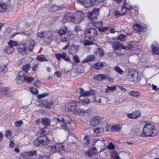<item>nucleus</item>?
<instances>
[{
    "label": "nucleus",
    "mask_w": 159,
    "mask_h": 159,
    "mask_svg": "<svg viewBox=\"0 0 159 159\" xmlns=\"http://www.w3.org/2000/svg\"><path fill=\"white\" fill-rule=\"evenodd\" d=\"M134 28L135 30L138 31H141L143 30L142 26L138 24H136L134 25Z\"/></svg>",
    "instance_id": "nucleus-45"
},
{
    "label": "nucleus",
    "mask_w": 159,
    "mask_h": 159,
    "mask_svg": "<svg viewBox=\"0 0 159 159\" xmlns=\"http://www.w3.org/2000/svg\"><path fill=\"white\" fill-rule=\"evenodd\" d=\"M111 44L112 47L115 49L116 52L121 51L122 49H126L127 48L131 52L132 54L137 53V52L139 51L138 48L137 46L134 47L132 44H130L126 47L123 46L120 42L116 41H112Z\"/></svg>",
    "instance_id": "nucleus-3"
},
{
    "label": "nucleus",
    "mask_w": 159,
    "mask_h": 159,
    "mask_svg": "<svg viewBox=\"0 0 159 159\" xmlns=\"http://www.w3.org/2000/svg\"><path fill=\"white\" fill-rule=\"evenodd\" d=\"M109 149H113L115 148V146L111 143H110L107 146Z\"/></svg>",
    "instance_id": "nucleus-64"
},
{
    "label": "nucleus",
    "mask_w": 159,
    "mask_h": 159,
    "mask_svg": "<svg viewBox=\"0 0 159 159\" xmlns=\"http://www.w3.org/2000/svg\"><path fill=\"white\" fill-rule=\"evenodd\" d=\"M90 137L89 135H86L84 139V143L86 145H88L90 143L89 140Z\"/></svg>",
    "instance_id": "nucleus-46"
},
{
    "label": "nucleus",
    "mask_w": 159,
    "mask_h": 159,
    "mask_svg": "<svg viewBox=\"0 0 159 159\" xmlns=\"http://www.w3.org/2000/svg\"><path fill=\"white\" fill-rule=\"evenodd\" d=\"M156 134V130L154 125L151 122L146 124L144 127L141 135L143 137L154 136Z\"/></svg>",
    "instance_id": "nucleus-6"
},
{
    "label": "nucleus",
    "mask_w": 159,
    "mask_h": 159,
    "mask_svg": "<svg viewBox=\"0 0 159 159\" xmlns=\"http://www.w3.org/2000/svg\"><path fill=\"white\" fill-rule=\"evenodd\" d=\"M57 59L58 60H60L63 59L66 61L70 62V59L69 56H67V54L65 52L60 53H56L55 55Z\"/></svg>",
    "instance_id": "nucleus-11"
},
{
    "label": "nucleus",
    "mask_w": 159,
    "mask_h": 159,
    "mask_svg": "<svg viewBox=\"0 0 159 159\" xmlns=\"http://www.w3.org/2000/svg\"><path fill=\"white\" fill-rule=\"evenodd\" d=\"M107 78V75L104 74H101L98 75H94L93 77V79H97L99 80L106 79Z\"/></svg>",
    "instance_id": "nucleus-24"
},
{
    "label": "nucleus",
    "mask_w": 159,
    "mask_h": 159,
    "mask_svg": "<svg viewBox=\"0 0 159 159\" xmlns=\"http://www.w3.org/2000/svg\"><path fill=\"white\" fill-rule=\"evenodd\" d=\"M94 53L99 55L100 56H102L104 55L103 51L99 48H98L95 49Z\"/></svg>",
    "instance_id": "nucleus-37"
},
{
    "label": "nucleus",
    "mask_w": 159,
    "mask_h": 159,
    "mask_svg": "<svg viewBox=\"0 0 159 159\" xmlns=\"http://www.w3.org/2000/svg\"><path fill=\"white\" fill-rule=\"evenodd\" d=\"M54 104V103L52 102H47L44 101L41 105V107H45L47 108H49L51 107Z\"/></svg>",
    "instance_id": "nucleus-28"
},
{
    "label": "nucleus",
    "mask_w": 159,
    "mask_h": 159,
    "mask_svg": "<svg viewBox=\"0 0 159 159\" xmlns=\"http://www.w3.org/2000/svg\"><path fill=\"white\" fill-rule=\"evenodd\" d=\"M103 25L102 21L96 22L94 23V25L96 27L101 26Z\"/></svg>",
    "instance_id": "nucleus-61"
},
{
    "label": "nucleus",
    "mask_w": 159,
    "mask_h": 159,
    "mask_svg": "<svg viewBox=\"0 0 159 159\" xmlns=\"http://www.w3.org/2000/svg\"><path fill=\"white\" fill-rule=\"evenodd\" d=\"M118 38L119 40L121 41H123L125 40L126 36L123 34H121L119 36Z\"/></svg>",
    "instance_id": "nucleus-56"
},
{
    "label": "nucleus",
    "mask_w": 159,
    "mask_h": 159,
    "mask_svg": "<svg viewBox=\"0 0 159 159\" xmlns=\"http://www.w3.org/2000/svg\"><path fill=\"white\" fill-rule=\"evenodd\" d=\"M79 47L78 45H72L69 49V52L71 54L76 53L78 51Z\"/></svg>",
    "instance_id": "nucleus-22"
},
{
    "label": "nucleus",
    "mask_w": 159,
    "mask_h": 159,
    "mask_svg": "<svg viewBox=\"0 0 159 159\" xmlns=\"http://www.w3.org/2000/svg\"><path fill=\"white\" fill-rule=\"evenodd\" d=\"M97 153V150L96 148H93L89 149L85 152V155L88 157L95 154Z\"/></svg>",
    "instance_id": "nucleus-23"
},
{
    "label": "nucleus",
    "mask_w": 159,
    "mask_h": 159,
    "mask_svg": "<svg viewBox=\"0 0 159 159\" xmlns=\"http://www.w3.org/2000/svg\"><path fill=\"white\" fill-rule=\"evenodd\" d=\"M94 132L96 134H99L103 133L104 129L102 128H97L94 130Z\"/></svg>",
    "instance_id": "nucleus-43"
},
{
    "label": "nucleus",
    "mask_w": 159,
    "mask_h": 159,
    "mask_svg": "<svg viewBox=\"0 0 159 159\" xmlns=\"http://www.w3.org/2000/svg\"><path fill=\"white\" fill-rule=\"evenodd\" d=\"M80 97H86L94 95L95 92L94 90H91L90 91H84L82 88H80Z\"/></svg>",
    "instance_id": "nucleus-12"
},
{
    "label": "nucleus",
    "mask_w": 159,
    "mask_h": 159,
    "mask_svg": "<svg viewBox=\"0 0 159 159\" xmlns=\"http://www.w3.org/2000/svg\"><path fill=\"white\" fill-rule=\"evenodd\" d=\"M106 65V64L105 62H98L94 63L93 65V67L94 68L98 70L105 66Z\"/></svg>",
    "instance_id": "nucleus-21"
},
{
    "label": "nucleus",
    "mask_w": 159,
    "mask_h": 159,
    "mask_svg": "<svg viewBox=\"0 0 159 159\" xmlns=\"http://www.w3.org/2000/svg\"><path fill=\"white\" fill-rule=\"evenodd\" d=\"M50 120L47 118H43L42 119V123L43 125L47 126L49 125Z\"/></svg>",
    "instance_id": "nucleus-40"
},
{
    "label": "nucleus",
    "mask_w": 159,
    "mask_h": 159,
    "mask_svg": "<svg viewBox=\"0 0 159 159\" xmlns=\"http://www.w3.org/2000/svg\"><path fill=\"white\" fill-rule=\"evenodd\" d=\"M66 106L67 107L69 111H73L74 113L76 115H83L88 114L89 112V110H84L80 109H75V106L71 104H66Z\"/></svg>",
    "instance_id": "nucleus-7"
},
{
    "label": "nucleus",
    "mask_w": 159,
    "mask_h": 159,
    "mask_svg": "<svg viewBox=\"0 0 159 159\" xmlns=\"http://www.w3.org/2000/svg\"><path fill=\"white\" fill-rule=\"evenodd\" d=\"M37 35L39 38H43L45 37V33L43 31H40L37 33Z\"/></svg>",
    "instance_id": "nucleus-52"
},
{
    "label": "nucleus",
    "mask_w": 159,
    "mask_h": 159,
    "mask_svg": "<svg viewBox=\"0 0 159 159\" xmlns=\"http://www.w3.org/2000/svg\"><path fill=\"white\" fill-rule=\"evenodd\" d=\"M69 32L67 27L65 26H62L58 30V34L60 35H65Z\"/></svg>",
    "instance_id": "nucleus-19"
},
{
    "label": "nucleus",
    "mask_w": 159,
    "mask_h": 159,
    "mask_svg": "<svg viewBox=\"0 0 159 159\" xmlns=\"http://www.w3.org/2000/svg\"><path fill=\"white\" fill-rule=\"evenodd\" d=\"M99 12L100 9L99 8H94L87 13V17L91 20H96L97 19L98 16H99Z\"/></svg>",
    "instance_id": "nucleus-8"
},
{
    "label": "nucleus",
    "mask_w": 159,
    "mask_h": 159,
    "mask_svg": "<svg viewBox=\"0 0 159 159\" xmlns=\"http://www.w3.org/2000/svg\"><path fill=\"white\" fill-rule=\"evenodd\" d=\"M7 8V6L5 3L0 2V13L5 11Z\"/></svg>",
    "instance_id": "nucleus-39"
},
{
    "label": "nucleus",
    "mask_w": 159,
    "mask_h": 159,
    "mask_svg": "<svg viewBox=\"0 0 159 159\" xmlns=\"http://www.w3.org/2000/svg\"><path fill=\"white\" fill-rule=\"evenodd\" d=\"M85 36L80 39V41L84 46L90 45L93 44L94 37L98 35L97 30L95 29L90 28L85 32Z\"/></svg>",
    "instance_id": "nucleus-1"
},
{
    "label": "nucleus",
    "mask_w": 159,
    "mask_h": 159,
    "mask_svg": "<svg viewBox=\"0 0 159 159\" xmlns=\"http://www.w3.org/2000/svg\"><path fill=\"white\" fill-rule=\"evenodd\" d=\"M25 77L24 72L21 71L17 75L16 79V81L19 84L22 83L25 80Z\"/></svg>",
    "instance_id": "nucleus-17"
},
{
    "label": "nucleus",
    "mask_w": 159,
    "mask_h": 159,
    "mask_svg": "<svg viewBox=\"0 0 159 159\" xmlns=\"http://www.w3.org/2000/svg\"><path fill=\"white\" fill-rule=\"evenodd\" d=\"M66 144L62 143H56V146L57 148V151H61L63 150H65V147Z\"/></svg>",
    "instance_id": "nucleus-25"
},
{
    "label": "nucleus",
    "mask_w": 159,
    "mask_h": 159,
    "mask_svg": "<svg viewBox=\"0 0 159 159\" xmlns=\"http://www.w3.org/2000/svg\"><path fill=\"white\" fill-rule=\"evenodd\" d=\"M30 92L34 94H37L38 93V92L37 89L34 87L30 88Z\"/></svg>",
    "instance_id": "nucleus-54"
},
{
    "label": "nucleus",
    "mask_w": 159,
    "mask_h": 159,
    "mask_svg": "<svg viewBox=\"0 0 159 159\" xmlns=\"http://www.w3.org/2000/svg\"><path fill=\"white\" fill-rule=\"evenodd\" d=\"M48 150L52 153H54L57 152L56 144L55 146L50 145L47 148Z\"/></svg>",
    "instance_id": "nucleus-35"
},
{
    "label": "nucleus",
    "mask_w": 159,
    "mask_h": 159,
    "mask_svg": "<svg viewBox=\"0 0 159 159\" xmlns=\"http://www.w3.org/2000/svg\"><path fill=\"white\" fill-rule=\"evenodd\" d=\"M8 89L6 87H0V94L1 95H4L7 93Z\"/></svg>",
    "instance_id": "nucleus-38"
},
{
    "label": "nucleus",
    "mask_w": 159,
    "mask_h": 159,
    "mask_svg": "<svg viewBox=\"0 0 159 159\" xmlns=\"http://www.w3.org/2000/svg\"><path fill=\"white\" fill-rule=\"evenodd\" d=\"M36 59L41 62L47 61H48V60L42 54L38 55Z\"/></svg>",
    "instance_id": "nucleus-32"
},
{
    "label": "nucleus",
    "mask_w": 159,
    "mask_h": 159,
    "mask_svg": "<svg viewBox=\"0 0 159 159\" xmlns=\"http://www.w3.org/2000/svg\"><path fill=\"white\" fill-rule=\"evenodd\" d=\"M23 123L22 120H17L14 122V125L16 127H19Z\"/></svg>",
    "instance_id": "nucleus-49"
},
{
    "label": "nucleus",
    "mask_w": 159,
    "mask_h": 159,
    "mask_svg": "<svg viewBox=\"0 0 159 159\" xmlns=\"http://www.w3.org/2000/svg\"><path fill=\"white\" fill-rule=\"evenodd\" d=\"M138 7L133 5L130 2H125L124 4L123 7H122V10L125 11V12L127 10H129L134 8L135 9L137 8Z\"/></svg>",
    "instance_id": "nucleus-18"
},
{
    "label": "nucleus",
    "mask_w": 159,
    "mask_h": 159,
    "mask_svg": "<svg viewBox=\"0 0 159 159\" xmlns=\"http://www.w3.org/2000/svg\"><path fill=\"white\" fill-rule=\"evenodd\" d=\"M10 141L9 144V147L12 148L15 145L14 142L13 141V139H12L10 140Z\"/></svg>",
    "instance_id": "nucleus-62"
},
{
    "label": "nucleus",
    "mask_w": 159,
    "mask_h": 159,
    "mask_svg": "<svg viewBox=\"0 0 159 159\" xmlns=\"http://www.w3.org/2000/svg\"><path fill=\"white\" fill-rule=\"evenodd\" d=\"M49 10L50 12L55 11L62 8L61 7H59L56 5H51L48 6Z\"/></svg>",
    "instance_id": "nucleus-20"
},
{
    "label": "nucleus",
    "mask_w": 159,
    "mask_h": 159,
    "mask_svg": "<svg viewBox=\"0 0 159 159\" xmlns=\"http://www.w3.org/2000/svg\"><path fill=\"white\" fill-rule=\"evenodd\" d=\"M48 95V93H43L42 94H39L37 96V98H38L40 99L43 98H44Z\"/></svg>",
    "instance_id": "nucleus-58"
},
{
    "label": "nucleus",
    "mask_w": 159,
    "mask_h": 159,
    "mask_svg": "<svg viewBox=\"0 0 159 159\" xmlns=\"http://www.w3.org/2000/svg\"><path fill=\"white\" fill-rule=\"evenodd\" d=\"M57 123L60 125L61 128L64 130L70 129L72 128L70 118L68 116L60 115L57 118Z\"/></svg>",
    "instance_id": "nucleus-4"
},
{
    "label": "nucleus",
    "mask_w": 159,
    "mask_h": 159,
    "mask_svg": "<svg viewBox=\"0 0 159 159\" xmlns=\"http://www.w3.org/2000/svg\"><path fill=\"white\" fill-rule=\"evenodd\" d=\"M152 48L153 52L156 54L158 53L159 47L157 43L155 42L152 45Z\"/></svg>",
    "instance_id": "nucleus-34"
},
{
    "label": "nucleus",
    "mask_w": 159,
    "mask_h": 159,
    "mask_svg": "<svg viewBox=\"0 0 159 159\" xmlns=\"http://www.w3.org/2000/svg\"><path fill=\"white\" fill-rule=\"evenodd\" d=\"M128 94L135 98H138L140 96V93L137 91H130L128 93Z\"/></svg>",
    "instance_id": "nucleus-29"
},
{
    "label": "nucleus",
    "mask_w": 159,
    "mask_h": 159,
    "mask_svg": "<svg viewBox=\"0 0 159 159\" xmlns=\"http://www.w3.org/2000/svg\"><path fill=\"white\" fill-rule=\"evenodd\" d=\"M73 59L76 63H78L80 61L79 57L76 55H74Z\"/></svg>",
    "instance_id": "nucleus-60"
},
{
    "label": "nucleus",
    "mask_w": 159,
    "mask_h": 159,
    "mask_svg": "<svg viewBox=\"0 0 159 159\" xmlns=\"http://www.w3.org/2000/svg\"><path fill=\"white\" fill-rule=\"evenodd\" d=\"M34 78L32 77H29L26 76L25 80L28 82H30L33 81L34 80Z\"/></svg>",
    "instance_id": "nucleus-55"
},
{
    "label": "nucleus",
    "mask_w": 159,
    "mask_h": 159,
    "mask_svg": "<svg viewBox=\"0 0 159 159\" xmlns=\"http://www.w3.org/2000/svg\"><path fill=\"white\" fill-rule=\"evenodd\" d=\"M45 37L48 39L51 40L53 38V34L51 32H48L46 34V35H45Z\"/></svg>",
    "instance_id": "nucleus-51"
},
{
    "label": "nucleus",
    "mask_w": 159,
    "mask_h": 159,
    "mask_svg": "<svg viewBox=\"0 0 159 159\" xmlns=\"http://www.w3.org/2000/svg\"><path fill=\"white\" fill-rule=\"evenodd\" d=\"M107 128L108 131H118L121 129V127L119 125L115 124L113 125H107Z\"/></svg>",
    "instance_id": "nucleus-16"
},
{
    "label": "nucleus",
    "mask_w": 159,
    "mask_h": 159,
    "mask_svg": "<svg viewBox=\"0 0 159 159\" xmlns=\"http://www.w3.org/2000/svg\"><path fill=\"white\" fill-rule=\"evenodd\" d=\"M94 59V56L93 55H89L87 56L82 61V62L84 63L92 61H93Z\"/></svg>",
    "instance_id": "nucleus-31"
},
{
    "label": "nucleus",
    "mask_w": 159,
    "mask_h": 159,
    "mask_svg": "<svg viewBox=\"0 0 159 159\" xmlns=\"http://www.w3.org/2000/svg\"><path fill=\"white\" fill-rule=\"evenodd\" d=\"M39 143L43 146H46L50 143L48 137L45 135L39 137L38 139Z\"/></svg>",
    "instance_id": "nucleus-13"
},
{
    "label": "nucleus",
    "mask_w": 159,
    "mask_h": 159,
    "mask_svg": "<svg viewBox=\"0 0 159 159\" xmlns=\"http://www.w3.org/2000/svg\"><path fill=\"white\" fill-rule=\"evenodd\" d=\"M15 49L14 47H11L8 45L5 47L4 52L7 54H11L14 51Z\"/></svg>",
    "instance_id": "nucleus-27"
},
{
    "label": "nucleus",
    "mask_w": 159,
    "mask_h": 159,
    "mask_svg": "<svg viewBox=\"0 0 159 159\" xmlns=\"http://www.w3.org/2000/svg\"><path fill=\"white\" fill-rule=\"evenodd\" d=\"M39 68L38 64H35L32 67V70L33 71H36L38 70Z\"/></svg>",
    "instance_id": "nucleus-63"
},
{
    "label": "nucleus",
    "mask_w": 159,
    "mask_h": 159,
    "mask_svg": "<svg viewBox=\"0 0 159 159\" xmlns=\"http://www.w3.org/2000/svg\"><path fill=\"white\" fill-rule=\"evenodd\" d=\"M127 78L129 81H135L138 79V73L132 69H129L127 74Z\"/></svg>",
    "instance_id": "nucleus-9"
},
{
    "label": "nucleus",
    "mask_w": 159,
    "mask_h": 159,
    "mask_svg": "<svg viewBox=\"0 0 159 159\" xmlns=\"http://www.w3.org/2000/svg\"><path fill=\"white\" fill-rule=\"evenodd\" d=\"M77 2L78 4L84 6L86 8L90 7L93 5L91 0H78Z\"/></svg>",
    "instance_id": "nucleus-14"
},
{
    "label": "nucleus",
    "mask_w": 159,
    "mask_h": 159,
    "mask_svg": "<svg viewBox=\"0 0 159 159\" xmlns=\"http://www.w3.org/2000/svg\"><path fill=\"white\" fill-rule=\"evenodd\" d=\"M75 14L76 16H74L73 13L67 12L63 19V21L64 22L71 21L75 24L81 22L84 19V13L81 11H77Z\"/></svg>",
    "instance_id": "nucleus-2"
},
{
    "label": "nucleus",
    "mask_w": 159,
    "mask_h": 159,
    "mask_svg": "<svg viewBox=\"0 0 159 159\" xmlns=\"http://www.w3.org/2000/svg\"><path fill=\"white\" fill-rule=\"evenodd\" d=\"M141 115L140 111L137 110L127 114V117L131 119H137L139 118Z\"/></svg>",
    "instance_id": "nucleus-15"
},
{
    "label": "nucleus",
    "mask_w": 159,
    "mask_h": 159,
    "mask_svg": "<svg viewBox=\"0 0 159 159\" xmlns=\"http://www.w3.org/2000/svg\"><path fill=\"white\" fill-rule=\"evenodd\" d=\"M125 13V11L122 10V8L121 10V12H120L118 11H116L115 13V15L116 17H119L123 15Z\"/></svg>",
    "instance_id": "nucleus-44"
},
{
    "label": "nucleus",
    "mask_w": 159,
    "mask_h": 159,
    "mask_svg": "<svg viewBox=\"0 0 159 159\" xmlns=\"http://www.w3.org/2000/svg\"><path fill=\"white\" fill-rule=\"evenodd\" d=\"M82 104L84 105L88 104L90 102V101L88 98H85L81 100Z\"/></svg>",
    "instance_id": "nucleus-48"
},
{
    "label": "nucleus",
    "mask_w": 159,
    "mask_h": 159,
    "mask_svg": "<svg viewBox=\"0 0 159 159\" xmlns=\"http://www.w3.org/2000/svg\"><path fill=\"white\" fill-rule=\"evenodd\" d=\"M35 44V41L31 39L26 41L25 43L20 44L18 48V51L19 53L23 54H26L27 50L32 51Z\"/></svg>",
    "instance_id": "nucleus-5"
},
{
    "label": "nucleus",
    "mask_w": 159,
    "mask_h": 159,
    "mask_svg": "<svg viewBox=\"0 0 159 159\" xmlns=\"http://www.w3.org/2000/svg\"><path fill=\"white\" fill-rule=\"evenodd\" d=\"M102 120V119L99 116H94L90 120V125L92 127L95 126L99 125Z\"/></svg>",
    "instance_id": "nucleus-10"
},
{
    "label": "nucleus",
    "mask_w": 159,
    "mask_h": 159,
    "mask_svg": "<svg viewBox=\"0 0 159 159\" xmlns=\"http://www.w3.org/2000/svg\"><path fill=\"white\" fill-rule=\"evenodd\" d=\"M71 35L70 33H68V34H66L65 35H61L60 39L61 41L66 42L68 41L69 39V37Z\"/></svg>",
    "instance_id": "nucleus-26"
},
{
    "label": "nucleus",
    "mask_w": 159,
    "mask_h": 159,
    "mask_svg": "<svg viewBox=\"0 0 159 159\" xmlns=\"http://www.w3.org/2000/svg\"><path fill=\"white\" fill-rule=\"evenodd\" d=\"M109 28L108 26L104 27L102 26L98 28V30L101 32H102L106 31L109 29Z\"/></svg>",
    "instance_id": "nucleus-53"
},
{
    "label": "nucleus",
    "mask_w": 159,
    "mask_h": 159,
    "mask_svg": "<svg viewBox=\"0 0 159 159\" xmlns=\"http://www.w3.org/2000/svg\"><path fill=\"white\" fill-rule=\"evenodd\" d=\"M20 34L22 35H24L27 36H30L31 35V33L29 31H25L24 32H20L19 33H16L14 34V36L16 35V34Z\"/></svg>",
    "instance_id": "nucleus-47"
},
{
    "label": "nucleus",
    "mask_w": 159,
    "mask_h": 159,
    "mask_svg": "<svg viewBox=\"0 0 159 159\" xmlns=\"http://www.w3.org/2000/svg\"><path fill=\"white\" fill-rule=\"evenodd\" d=\"M114 70L120 75L123 74L124 71L118 66H116L114 68Z\"/></svg>",
    "instance_id": "nucleus-42"
},
{
    "label": "nucleus",
    "mask_w": 159,
    "mask_h": 159,
    "mask_svg": "<svg viewBox=\"0 0 159 159\" xmlns=\"http://www.w3.org/2000/svg\"><path fill=\"white\" fill-rule=\"evenodd\" d=\"M117 87V86H113L110 87L107 86V88L105 89V92L106 93H109L112 91H115Z\"/></svg>",
    "instance_id": "nucleus-33"
},
{
    "label": "nucleus",
    "mask_w": 159,
    "mask_h": 159,
    "mask_svg": "<svg viewBox=\"0 0 159 159\" xmlns=\"http://www.w3.org/2000/svg\"><path fill=\"white\" fill-rule=\"evenodd\" d=\"M36 150L31 151L28 152V157H32L36 154Z\"/></svg>",
    "instance_id": "nucleus-59"
},
{
    "label": "nucleus",
    "mask_w": 159,
    "mask_h": 159,
    "mask_svg": "<svg viewBox=\"0 0 159 159\" xmlns=\"http://www.w3.org/2000/svg\"><path fill=\"white\" fill-rule=\"evenodd\" d=\"M8 45L11 47L13 46L16 47L19 44V42L17 41H14L12 40H10L8 43Z\"/></svg>",
    "instance_id": "nucleus-36"
},
{
    "label": "nucleus",
    "mask_w": 159,
    "mask_h": 159,
    "mask_svg": "<svg viewBox=\"0 0 159 159\" xmlns=\"http://www.w3.org/2000/svg\"><path fill=\"white\" fill-rule=\"evenodd\" d=\"M5 136L7 138L9 139V140L12 139V138L11 131L10 130L6 131L5 133Z\"/></svg>",
    "instance_id": "nucleus-41"
},
{
    "label": "nucleus",
    "mask_w": 159,
    "mask_h": 159,
    "mask_svg": "<svg viewBox=\"0 0 159 159\" xmlns=\"http://www.w3.org/2000/svg\"><path fill=\"white\" fill-rule=\"evenodd\" d=\"M110 156L111 159H121L117 152L116 151H112L111 152Z\"/></svg>",
    "instance_id": "nucleus-30"
},
{
    "label": "nucleus",
    "mask_w": 159,
    "mask_h": 159,
    "mask_svg": "<svg viewBox=\"0 0 159 159\" xmlns=\"http://www.w3.org/2000/svg\"><path fill=\"white\" fill-rule=\"evenodd\" d=\"M30 67V65L29 64H26L23 66L22 67V69L25 72L28 71Z\"/></svg>",
    "instance_id": "nucleus-50"
},
{
    "label": "nucleus",
    "mask_w": 159,
    "mask_h": 159,
    "mask_svg": "<svg viewBox=\"0 0 159 159\" xmlns=\"http://www.w3.org/2000/svg\"><path fill=\"white\" fill-rule=\"evenodd\" d=\"M106 0H93V4L97 5L100 3L105 1Z\"/></svg>",
    "instance_id": "nucleus-57"
}]
</instances>
